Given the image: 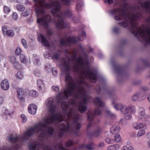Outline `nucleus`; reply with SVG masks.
<instances>
[{
  "mask_svg": "<svg viewBox=\"0 0 150 150\" xmlns=\"http://www.w3.org/2000/svg\"><path fill=\"white\" fill-rule=\"evenodd\" d=\"M66 57L62 59L61 67L65 73L67 85L59 92L56 96L58 103L67 99L70 96L81 100L77 103L73 99L69 100V104L77 106L79 111L83 113L86 109V104L88 96L84 87L87 86L84 80L87 78L93 83L97 80V73L90 67L89 62L80 56L77 58L74 50H65Z\"/></svg>",
  "mask_w": 150,
  "mask_h": 150,
  "instance_id": "1",
  "label": "nucleus"
},
{
  "mask_svg": "<svg viewBox=\"0 0 150 150\" xmlns=\"http://www.w3.org/2000/svg\"><path fill=\"white\" fill-rule=\"evenodd\" d=\"M45 104L52 115L42 121L50 118L52 119L51 124L60 123L58 126L59 135L62 137L66 133L77 134L81 127V124L78 122L79 116L74 108H71L67 102L62 103L61 107L64 111V116L60 113H54L56 110V106L52 97L47 98L45 101Z\"/></svg>",
  "mask_w": 150,
  "mask_h": 150,
  "instance_id": "2",
  "label": "nucleus"
},
{
  "mask_svg": "<svg viewBox=\"0 0 150 150\" xmlns=\"http://www.w3.org/2000/svg\"><path fill=\"white\" fill-rule=\"evenodd\" d=\"M138 2L136 6H134L130 9V11H128L130 6L128 4L124 3L120 4L118 7L115 8L110 11V13L111 15H116L114 19L116 20H121L124 19L125 21L119 23L120 25L125 28L128 25L129 23V30L134 35V33L137 32L138 29H140L144 32L149 27L142 26V27H137L138 24V20L142 16V14L139 11L144 10L147 12L150 13L149 3L147 2L144 3L140 1L141 0H135Z\"/></svg>",
  "mask_w": 150,
  "mask_h": 150,
  "instance_id": "3",
  "label": "nucleus"
},
{
  "mask_svg": "<svg viewBox=\"0 0 150 150\" xmlns=\"http://www.w3.org/2000/svg\"><path fill=\"white\" fill-rule=\"evenodd\" d=\"M36 2L34 6L35 7L36 13L37 17L45 13L44 8H49L52 7V13L55 17H57L58 20L56 23L58 28H62L67 27V25L63 20V16L68 17L72 16V14L70 10L66 11L62 14L60 10L61 3L69 5L73 0H33Z\"/></svg>",
  "mask_w": 150,
  "mask_h": 150,
  "instance_id": "4",
  "label": "nucleus"
},
{
  "mask_svg": "<svg viewBox=\"0 0 150 150\" xmlns=\"http://www.w3.org/2000/svg\"><path fill=\"white\" fill-rule=\"evenodd\" d=\"M134 36L137 38L139 37V40H142L146 44H150V28H148L144 31L138 29V31L134 33Z\"/></svg>",
  "mask_w": 150,
  "mask_h": 150,
  "instance_id": "5",
  "label": "nucleus"
},
{
  "mask_svg": "<svg viewBox=\"0 0 150 150\" xmlns=\"http://www.w3.org/2000/svg\"><path fill=\"white\" fill-rule=\"evenodd\" d=\"M73 142L70 140H68L65 143V147L63 146L62 142L58 143L53 147V150H68V148L72 145Z\"/></svg>",
  "mask_w": 150,
  "mask_h": 150,
  "instance_id": "6",
  "label": "nucleus"
},
{
  "mask_svg": "<svg viewBox=\"0 0 150 150\" xmlns=\"http://www.w3.org/2000/svg\"><path fill=\"white\" fill-rule=\"evenodd\" d=\"M51 18L50 15L47 14L41 18H38L37 22L40 24L42 25L45 28H47Z\"/></svg>",
  "mask_w": 150,
  "mask_h": 150,
  "instance_id": "7",
  "label": "nucleus"
},
{
  "mask_svg": "<svg viewBox=\"0 0 150 150\" xmlns=\"http://www.w3.org/2000/svg\"><path fill=\"white\" fill-rule=\"evenodd\" d=\"M76 37H69L65 39H62L60 41V43L62 45H69L71 43H75L78 42Z\"/></svg>",
  "mask_w": 150,
  "mask_h": 150,
  "instance_id": "8",
  "label": "nucleus"
},
{
  "mask_svg": "<svg viewBox=\"0 0 150 150\" xmlns=\"http://www.w3.org/2000/svg\"><path fill=\"white\" fill-rule=\"evenodd\" d=\"M146 98L145 94L139 92L136 93L131 97V100L133 101H140L144 100Z\"/></svg>",
  "mask_w": 150,
  "mask_h": 150,
  "instance_id": "9",
  "label": "nucleus"
},
{
  "mask_svg": "<svg viewBox=\"0 0 150 150\" xmlns=\"http://www.w3.org/2000/svg\"><path fill=\"white\" fill-rule=\"evenodd\" d=\"M97 147V145L93 142H91L87 144H82L80 145L79 148L80 149L85 150L87 149L88 150H94Z\"/></svg>",
  "mask_w": 150,
  "mask_h": 150,
  "instance_id": "10",
  "label": "nucleus"
},
{
  "mask_svg": "<svg viewBox=\"0 0 150 150\" xmlns=\"http://www.w3.org/2000/svg\"><path fill=\"white\" fill-rule=\"evenodd\" d=\"M121 112L125 115L126 119H130L132 118V114L129 112V107L126 105H124Z\"/></svg>",
  "mask_w": 150,
  "mask_h": 150,
  "instance_id": "11",
  "label": "nucleus"
},
{
  "mask_svg": "<svg viewBox=\"0 0 150 150\" xmlns=\"http://www.w3.org/2000/svg\"><path fill=\"white\" fill-rule=\"evenodd\" d=\"M38 40L40 42H42L44 46L48 47L50 46L48 41L42 35H40L38 38Z\"/></svg>",
  "mask_w": 150,
  "mask_h": 150,
  "instance_id": "12",
  "label": "nucleus"
},
{
  "mask_svg": "<svg viewBox=\"0 0 150 150\" xmlns=\"http://www.w3.org/2000/svg\"><path fill=\"white\" fill-rule=\"evenodd\" d=\"M37 85L38 89L40 92H43L45 91V84L43 81L40 79L37 80Z\"/></svg>",
  "mask_w": 150,
  "mask_h": 150,
  "instance_id": "13",
  "label": "nucleus"
},
{
  "mask_svg": "<svg viewBox=\"0 0 150 150\" xmlns=\"http://www.w3.org/2000/svg\"><path fill=\"white\" fill-rule=\"evenodd\" d=\"M29 112L32 115H35L36 112L37 106L36 105L32 104H30L28 108Z\"/></svg>",
  "mask_w": 150,
  "mask_h": 150,
  "instance_id": "14",
  "label": "nucleus"
},
{
  "mask_svg": "<svg viewBox=\"0 0 150 150\" xmlns=\"http://www.w3.org/2000/svg\"><path fill=\"white\" fill-rule=\"evenodd\" d=\"M94 103L96 105L100 107H103L105 105L104 103L98 97H97L95 98Z\"/></svg>",
  "mask_w": 150,
  "mask_h": 150,
  "instance_id": "15",
  "label": "nucleus"
},
{
  "mask_svg": "<svg viewBox=\"0 0 150 150\" xmlns=\"http://www.w3.org/2000/svg\"><path fill=\"white\" fill-rule=\"evenodd\" d=\"M1 86L2 89L4 90H8L9 87V85L7 80H4L1 83Z\"/></svg>",
  "mask_w": 150,
  "mask_h": 150,
  "instance_id": "16",
  "label": "nucleus"
},
{
  "mask_svg": "<svg viewBox=\"0 0 150 150\" xmlns=\"http://www.w3.org/2000/svg\"><path fill=\"white\" fill-rule=\"evenodd\" d=\"M147 126V125L143 122L134 124L133 126L134 129H139L144 127H146Z\"/></svg>",
  "mask_w": 150,
  "mask_h": 150,
  "instance_id": "17",
  "label": "nucleus"
},
{
  "mask_svg": "<svg viewBox=\"0 0 150 150\" xmlns=\"http://www.w3.org/2000/svg\"><path fill=\"white\" fill-rule=\"evenodd\" d=\"M150 115L146 114L142 117V119H139L140 120H142L143 122L146 124L147 125H148L150 122Z\"/></svg>",
  "mask_w": 150,
  "mask_h": 150,
  "instance_id": "18",
  "label": "nucleus"
},
{
  "mask_svg": "<svg viewBox=\"0 0 150 150\" xmlns=\"http://www.w3.org/2000/svg\"><path fill=\"white\" fill-rule=\"evenodd\" d=\"M17 96L20 100L23 102L24 101V93L22 89H19L17 91Z\"/></svg>",
  "mask_w": 150,
  "mask_h": 150,
  "instance_id": "19",
  "label": "nucleus"
},
{
  "mask_svg": "<svg viewBox=\"0 0 150 150\" xmlns=\"http://www.w3.org/2000/svg\"><path fill=\"white\" fill-rule=\"evenodd\" d=\"M139 115L138 117V119H142V117L145 115V110L144 108L143 107H140L139 108Z\"/></svg>",
  "mask_w": 150,
  "mask_h": 150,
  "instance_id": "20",
  "label": "nucleus"
},
{
  "mask_svg": "<svg viewBox=\"0 0 150 150\" xmlns=\"http://www.w3.org/2000/svg\"><path fill=\"white\" fill-rule=\"evenodd\" d=\"M33 61L34 64L36 65L40 64V59L39 57L36 54H33Z\"/></svg>",
  "mask_w": 150,
  "mask_h": 150,
  "instance_id": "21",
  "label": "nucleus"
},
{
  "mask_svg": "<svg viewBox=\"0 0 150 150\" xmlns=\"http://www.w3.org/2000/svg\"><path fill=\"white\" fill-rule=\"evenodd\" d=\"M120 128L119 125H115L110 128V132L112 133H117L120 131Z\"/></svg>",
  "mask_w": 150,
  "mask_h": 150,
  "instance_id": "22",
  "label": "nucleus"
},
{
  "mask_svg": "<svg viewBox=\"0 0 150 150\" xmlns=\"http://www.w3.org/2000/svg\"><path fill=\"white\" fill-rule=\"evenodd\" d=\"M112 104L113 105L114 108L117 110H120L121 111L122 109L123 108L124 105H123L120 103H117L115 104L113 101L112 103Z\"/></svg>",
  "mask_w": 150,
  "mask_h": 150,
  "instance_id": "23",
  "label": "nucleus"
},
{
  "mask_svg": "<svg viewBox=\"0 0 150 150\" xmlns=\"http://www.w3.org/2000/svg\"><path fill=\"white\" fill-rule=\"evenodd\" d=\"M119 148V146L117 144L110 145L108 146L107 150H118Z\"/></svg>",
  "mask_w": 150,
  "mask_h": 150,
  "instance_id": "24",
  "label": "nucleus"
},
{
  "mask_svg": "<svg viewBox=\"0 0 150 150\" xmlns=\"http://www.w3.org/2000/svg\"><path fill=\"white\" fill-rule=\"evenodd\" d=\"M95 114H93V112L91 110H89L88 113V120L90 121L93 119Z\"/></svg>",
  "mask_w": 150,
  "mask_h": 150,
  "instance_id": "25",
  "label": "nucleus"
},
{
  "mask_svg": "<svg viewBox=\"0 0 150 150\" xmlns=\"http://www.w3.org/2000/svg\"><path fill=\"white\" fill-rule=\"evenodd\" d=\"M86 37V35L85 32L82 31L78 36V40L82 41L84 40Z\"/></svg>",
  "mask_w": 150,
  "mask_h": 150,
  "instance_id": "26",
  "label": "nucleus"
},
{
  "mask_svg": "<svg viewBox=\"0 0 150 150\" xmlns=\"http://www.w3.org/2000/svg\"><path fill=\"white\" fill-rule=\"evenodd\" d=\"M28 95L32 97H36L38 95V93L35 90H30L29 91Z\"/></svg>",
  "mask_w": 150,
  "mask_h": 150,
  "instance_id": "27",
  "label": "nucleus"
},
{
  "mask_svg": "<svg viewBox=\"0 0 150 150\" xmlns=\"http://www.w3.org/2000/svg\"><path fill=\"white\" fill-rule=\"evenodd\" d=\"M20 59L21 62L23 63H26L28 62V59L23 54H21L20 56Z\"/></svg>",
  "mask_w": 150,
  "mask_h": 150,
  "instance_id": "28",
  "label": "nucleus"
},
{
  "mask_svg": "<svg viewBox=\"0 0 150 150\" xmlns=\"http://www.w3.org/2000/svg\"><path fill=\"white\" fill-rule=\"evenodd\" d=\"M121 139V138L120 135L118 134H115L114 138V141L116 143H117L120 142Z\"/></svg>",
  "mask_w": 150,
  "mask_h": 150,
  "instance_id": "29",
  "label": "nucleus"
},
{
  "mask_svg": "<svg viewBox=\"0 0 150 150\" xmlns=\"http://www.w3.org/2000/svg\"><path fill=\"white\" fill-rule=\"evenodd\" d=\"M129 112L132 113H134L136 112V109L135 106L132 105H129L128 106Z\"/></svg>",
  "mask_w": 150,
  "mask_h": 150,
  "instance_id": "30",
  "label": "nucleus"
},
{
  "mask_svg": "<svg viewBox=\"0 0 150 150\" xmlns=\"http://www.w3.org/2000/svg\"><path fill=\"white\" fill-rule=\"evenodd\" d=\"M145 133L146 132L144 130L142 129L139 130L137 132V136L138 137H141L144 135Z\"/></svg>",
  "mask_w": 150,
  "mask_h": 150,
  "instance_id": "31",
  "label": "nucleus"
},
{
  "mask_svg": "<svg viewBox=\"0 0 150 150\" xmlns=\"http://www.w3.org/2000/svg\"><path fill=\"white\" fill-rule=\"evenodd\" d=\"M3 113L4 114L10 115L13 113V111L12 110H10L5 109L3 110Z\"/></svg>",
  "mask_w": 150,
  "mask_h": 150,
  "instance_id": "32",
  "label": "nucleus"
},
{
  "mask_svg": "<svg viewBox=\"0 0 150 150\" xmlns=\"http://www.w3.org/2000/svg\"><path fill=\"white\" fill-rule=\"evenodd\" d=\"M105 142L109 144H112L114 143V141L113 139L110 137H107L105 139Z\"/></svg>",
  "mask_w": 150,
  "mask_h": 150,
  "instance_id": "33",
  "label": "nucleus"
},
{
  "mask_svg": "<svg viewBox=\"0 0 150 150\" xmlns=\"http://www.w3.org/2000/svg\"><path fill=\"white\" fill-rule=\"evenodd\" d=\"M94 113L95 115H100L102 114V112L99 108H96L95 110Z\"/></svg>",
  "mask_w": 150,
  "mask_h": 150,
  "instance_id": "34",
  "label": "nucleus"
},
{
  "mask_svg": "<svg viewBox=\"0 0 150 150\" xmlns=\"http://www.w3.org/2000/svg\"><path fill=\"white\" fill-rule=\"evenodd\" d=\"M17 9L19 11H22L25 10V8L23 5H18L16 6Z\"/></svg>",
  "mask_w": 150,
  "mask_h": 150,
  "instance_id": "35",
  "label": "nucleus"
},
{
  "mask_svg": "<svg viewBox=\"0 0 150 150\" xmlns=\"http://www.w3.org/2000/svg\"><path fill=\"white\" fill-rule=\"evenodd\" d=\"M14 35V33L13 31L12 30H8L7 32L5 35L11 37L13 36Z\"/></svg>",
  "mask_w": 150,
  "mask_h": 150,
  "instance_id": "36",
  "label": "nucleus"
},
{
  "mask_svg": "<svg viewBox=\"0 0 150 150\" xmlns=\"http://www.w3.org/2000/svg\"><path fill=\"white\" fill-rule=\"evenodd\" d=\"M30 11V9L27 10L25 11L22 12L21 15L24 17L27 16L29 15Z\"/></svg>",
  "mask_w": 150,
  "mask_h": 150,
  "instance_id": "37",
  "label": "nucleus"
},
{
  "mask_svg": "<svg viewBox=\"0 0 150 150\" xmlns=\"http://www.w3.org/2000/svg\"><path fill=\"white\" fill-rule=\"evenodd\" d=\"M35 75L37 77H39L41 75L40 70L38 69H35L34 71Z\"/></svg>",
  "mask_w": 150,
  "mask_h": 150,
  "instance_id": "38",
  "label": "nucleus"
},
{
  "mask_svg": "<svg viewBox=\"0 0 150 150\" xmlns=\"http://www.w3.org/2000/svg\"><path fill=\"white\" fill-rule=\"evenodd\" d=\"M105 113L106 115L108 116L111 117H114L115 116V115L114 114L112 113L109 110H107Z\"/></svg>",
  "mask_w": 150,
  "mask_h": 150,
  "instance_id": "39",
  "label": "nucleus"
},
{
  "mask_svg": "<svg viewBox=\"0 0 150 150\" xmlns=\"http://www.w3.org/2000/svg\"><path fill=\"white\" fill-rule=\"evenodd\" d=\"M16 76L18 79H21L23 78V75L21 72H18L16 74Z\"/></svg>",
  "mask_w": 150,
  "mask_h": 150,
  "instance_id": "40",
  "label": "nucleus"
},
{
  "mask_svg": "<svg viewBox=\"0 0 150 150\" xmlns=\"http://www.w3.org/2000/svg\"><path fill=\"white\" fill-rule=\"evenodd\" d=\"M101 130V129L100 127H98L94 132V135L96 137L98 136L100 133Z\"/></svg>",
  "mask_w": 150,
  "mask_h": 150,
  "instance_id": "41",
  "label": "nucleus"
},
{
  "mask_svg": "<svg viewBox=\"0 0 150 150\" xmlns=\"http://www.w3.org/2000/svg\"><path fill=\"white\" fill-rule=\"evenodd\" d=\"M4 12L6 13H8L11 11L10 8L8 7L5 6L4 7Z\"/></svg>",
  "mask_w": 150,
  "mask_h": 150,
  "instance_id": "42",
  "label": "nucleus"
},
{
  "mask_svg": "<svg viewBox=\"0 0 150 150\" xmlns=\"http://www.w3.org/2000/svg\"><path fill=\"white\" fill-rule=\"evenodd\" d=\"M13 64L14 65L15 68L17 69H19L21 68V65L17 62H16Z\"/></svg>",
  "mask_w": 150,
  "mask_h": 150,
  "instance_id": "43",
  "label": "nucleus"
},
{
  "mask_svg": "<svg viewBox=\"0 0 150 150\" xmlns=\"http://www.w3.org/2000/svg\"><path fill=\"white\" fill-rule=\"evenodd\" d=\"M21 118L22 122H25L27 120V117L24 114H22L21 115Z\"/></svg>",
  "mask_w": 150,
  "mask_h": 150,
  "instance_id": "44",
  "label": "nucleus"
},
{
  "mask_svg": "<svg viewBox=\"0 0 150 150\" xmlns=\"http://www.w3.org/2000/svg\"><path fill=\"white\" fill-rule=\"evenodd\" d=\"M24 47L25 48H28V46L27 45L26 41L24 39H22L21 41Z\"/></svg>",
  "mask_w": 150,
  "mask_h": 150,
  "instance_id": "45",
  "label": "nucleus"
},
{
  "mask_svg": "<svg viewBox=\"0 0 150 150\" xmlns=\"http://www.w3.org/2000/svg\"><path fill=\"white\" fill-rule=\"evenodd\" d=\"M10 61L13 64L17 62L16 58L14 56H11L10 58Z\"/></svg>",
  "mask_w": 150,
  "mask_h": 150,
  "instance_id": "46",
  "label": "nucleus"
},
{
  "mask_svg": "<svg viewBox=\"0 0 150 150\" xmlns=\"http://www.w3.org/2000/svg\"><path fill=\"white\" fill-rule=\"evenodd\" d=\"M2 30L3 31V34L4 35H5L6 34L8 30H7L6 27L5 26H2Z\"/></svg>",
  "mask_w": 150,
  "mask_h": 150,
  "instance_id": "47",
  "label": "nucleus"
},
{
  "mask_svg": "<svg viewBox=\"0 0 150 150\" xmlns=\"http://www.w3.org/2000/svg\"><path fill=\"white\" fill-rule=\"evenodd\" d=\"M113 31L115 33H117L119 32L120 29L119 28L116 27L113 28Z\"/></svg>",
  "mask_w": 150,
  "mask_h": 150,
  "instance_id": "48",
  "label": "nucleus"
},
{
  "mask_svg": "<svg viewBox=\"0 0 150 150\" xmlns=\"http://www.w3.org/2000/svg\"><path fill=\"white\" fill-rule=\"evenodd\" d=\"M21 52V48L20 47H17L15 53L16 54L19 55Z\"/></svg>",
  "mask_w": 150,
  "mask_h": 150,
  "instance_id": "49",
  "label": "nucleus"
},
{
  "mask_svg": "<svg viewBox=\"0 0 150 150\" xmlns=\"http://www.w3.org/2000/svg\"><path fill=\"white\" fill-rule=\"evenodd\" d=\"M52 70L53 75L54 76H57V72L56 69L55 68H53L52 69Z\"/></svg>",
  "mask_w": 150,
  "mask_h": 150,
  "instance_id": "50",
  "label": "nucleus"
},
{
  "mask_svg": "<svg viewBox=\"0 0 150 150\" xmlns=\"http://www.w3.org/2000/svg\"><path fill=\"white\" fill-rule=\"evenodd\" d=\"M52 89L55 91H58L59 89V87L58 86H53L52 87Z\"/></svg>",
  "mask_w": 150,
  "mask_h": 150,
  "instance_id": "51",
  "label": "nucleus"
},
{
  "mask_svg": "<svg viewBox=\"0 0 150 150\" xmlns=\"http://www.w3.org/2000/svg\"><path fill=\"white\" fill-rule=\"evenodd\" d=\"M140 88L142 90L144 91H148L149 90V88L146 86H141Z\"/></svg>",
  "mask_w": 150,
  "mask_h": 150,
  "instance_id": "52",
  "label": "nucleus"
},
{
  "mask_svg": "<svg viewBox=\"0 0 150 150\" xmlns=\"http://www.w3.org/2000/svg\"><path fill=\"white\" fill-rule=\"evenodd\" d=\"M59 57V54L58 53H55L53 56V58L56 59H58Z\"/></svg>",
  "mask_w": 150,
  "mask_h": 150,
  "instance_id": "53",
  "label": "nucleus"
},
{
  "mask_svg": "<svg viewBox=\"0 0 150 150\" xmlns=\"http://www.w3.org/2000/svg\"><path fill=\"white\" fill-rule=\"evenodd\" d=\"M105 144L103 142H100L98 144V146L100 148H103L105 146Z\"/></svg>",
  "mask_w": 150,
  "mask_h": 150,
  "instance_id": "54",
  "label": "nucleus"
},
{
  "mask_svg": "<svg viewBox=\"0 0 150 150\" xmlns=\"http://www.w3.org/2000/svg\"><path fill=\"white\" fill-rule=\"evenodd\" d=\"M115 71L118 74H120L121 72V69L119 68H114Z\"/></svg>",
  "mask_w": 150,
  "mask_h": 150,
  "instance_id": "55",
  "label": "nucleus"
},
{
  "mask_svg": "<svg viewBox=\"0 0 150 150\" xmlns=\"http://www.w3.org/2000/svg\"><path fill=\"white\" fill-rule=\"evenodd\" d=\"M18 15L16 12L14 13L13 14V17L14 19L16 20L18 18Z\"/></svg>",
  "mask_w": 150,
  "mask_h": 150,
  "instance_id": "56",
  "label": "nucleus"
},
{
  "mask_svg": "<svg viewBox=\"0 0 150 150\" xmlns=\"http://www.w3.org/2000/svg\"><path fill=\"white\" fill-rule=\"evenodd\" d=\"M4 98L3 96H0V105L2 104L4 102Z\"/></svg>",
  "mask_w": 150,
  "mask_h": 150,
  "instance_id": "57",
  "label": "nucleus"
},
{
  "mask_svg": "<svg viewBox=\"0 0 150 150\" xmlns=\"http://www.w3.org/2000/svg\"><path fill=\"white\" fill-rule=\"evenodd\" d=\"M0 150H11L10 149H8L7 147L6 146H4L3 149H0Z\"/></svg>",
  "mask_w": 150,
  "mask_h": 150,
  "instance_id": "58",
  "label": "nucleus"
},
{
  "mask_svg": "<svg viewBox=\"0 0 150 150\" xmlns=\"http://www.w3.org/2000/svg\"><path fill=\"white\" fill-rule=\"evenodd\" d=\"M52 33V31L51 30H48L47 32V35H51Z\"/></svg>",
  "mask_w": 150,
  "mask_h": 150,
  "instance_id": "59",
  "label": "nucleus"
},
{
  "mask_svg": "<svg viewBox=\"0 0 150 150\" xmlns=\"http://www.w3.org/2000/svg\"><path fill=\"white\" fill-rule=\"evenodd\" d=\"M128 148L127 146H125L121 148V150H128Z\"/></svg>",
  "mask_w": 150,
  "mask_h": 150,
  "instance_id": "60",
  "label": "nucleus"
},
{
  "mask_svg": "<svg viewBox=\"0 0 150 150\" xmlns=\"http://www.w3.org/2000/svg\"><path fill=\"white\" fill-rule=\"evenodd\" d=\"M146 137L149 139H150V132L146 134Z\"/></svg>",
  "mask_w": 150,
  "mask_h": 150,
  "instance_id": "61",
  "label": "nucleus"
},
{
  "mask_svg": "<svg viewBox=\"0 0 150 150\" xmlns=\"http://www.w3.org/2000/svg\"><path fill=\"white\" fill-rule=\"evenodd\" d=\"M107 2L109 4H111L113 3V1L112 0H107Z\"/></svg>",
  "mask_w": 150,
  "mask_h": 150,
  "instance_id": "62",
  "label": "nucleus"
},
{
  "mask_svg": "<svg viewBox=\"0 0 150 150\" xmlns=\"http://www.w3.org/2000/svg\"><path fill=\"white\" fill-rule=\"evenodd\" d=\"M147 98L149 101L150 102V93H149L148 94Z\"/></svg>",
  "mask_w": 150,
  "mask_h": 150,
  "instance_id": "63",
  "label": "nucleus"
},
{
  "mask_svg": "<svg viewBox=\"0 0 150 150\" xmlns=\"http://www.w3.org/2000/svg\"><path fill=\"white\" fill-rule=\"evenodd\" d=\"M128 150H134L133 147L132 146H129L128 148Z\"/></svg>",
  "mask_w": 150,
  "mask_h": 150,
  "instance_id": "64",
  "label": "nucleus"
}]
</instances>
